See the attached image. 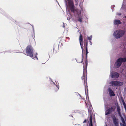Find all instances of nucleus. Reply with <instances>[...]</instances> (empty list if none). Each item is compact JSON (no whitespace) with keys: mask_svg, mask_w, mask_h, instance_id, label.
Listing matches in <instances>:
<instances>
[{"mask_svg":"<svg viewBox=\"0 0 126 126\" xmlns=\"http://www.w3.org/2000/svg\"><path fill=\"white\" fill-rule=\"evenodd\" d=\"M125 18H126V16H125Z\"/></svg>","mask_w":126,"mask_h":126,"instance_id":"32","label":"nucleus"},{"mask_svg":"<svg viewBox=\"0 0 126 126\" xmlns=\"http://www.w3.org/2000/svg\"><path fill=\"white\" fill-rule=\"evenodd\" d=\"M83 19V18L82 16H78V18L77 20V21L81 23L82 22V20Z\"/></svg>","mask_w":126,"mask_h":126,"instance_id":"18","label":"nucleus"},{"mask_svg":"<svg viewBox=\"0 0 126 126\" xmlns=\"http://www.w3.org/2000/svg\"><path fill=\"white\" fill-rule=\"evenodd\" d=\"M111 117L115 126H119L118 119L116 118L114 114Z\"/></svg>","mask_w":126,"mask_h":126,"instance_id":"8","label":"nucleus"},{"mask_svg":"<svg viewBox=\"0 0 126 126\" xmlns=\"http://www.w3.org/2000/svg\"><path fill=\"white\" fill-rule=\"evenodd\" d=\"M88 42L87 40L86 39H84V49H85L86 50V55L87 59V55L88 53L87 48V46Z\"/></svg>","mask_w":126,"mask_h":126,"instance_id":"6","label":"nucleus"},{"mask_svg":"<svg viewBox=\"0 0 126 126\" xmlns=\"http://www.w3.org/2000/svg\"><path fill=\"white\" fill-rule=\"evenodd\" d=\"M83 52V56L82 55V58H77V59H76V61L78 63H82V62L83 59L84 58V56L83 55L84 54Z\"/></svg>","mask_w":126,"mask_h":126,"instance_id":"11","label":"nucleus"},{"mask_svg":"<svg viewBox=\"0 0 126 126\" xmlns=\"http://www.w3.org/2000/svg\"><path fill=\"white\" fill-rule=\"evenodd\" d=\"M117 110L118 114L119 116H121V114L120 112V109L119 106H118L117 107Z\"/></svg>","mask_w":126,"mask_h":126,"instance_id":"19","label":"nucleus"},{"mask_svg":"<svg viewBox=\"0 0 126 126\" xmlns=\"http://www.w3.org/2000/svg\"><path fill=\"white\" fill-rule=\"evenodd\" d=\"M87 122V120L86 119H85L84 121L83 122V123H86Z\"/></svg>","mask_w":126,"mask_h":126,"instance_id":"28","label":"nucleus"},{"mask_svg":"<svg viewBox=\"0 0 126 126\" xmlns=\"http://www.w3.org/2000/svg\"><path fill=\"white\" fill-rule=\"evenodd\" d=\"M110 77L111 78H118L119 76V74L115 72L112 71L110 74Z\"/></svg>","mask_w":126,"mask_h":126,"instance_id":"7","label":"nucleus"},{"mask_svg":"<svg viewBox=\"0 0 126 126\" xmlns=\"http://www.w3.org/2000/svg\"><path fill=\"white\" fill-rule=\"evenodd\" d=\"M79 40L80 43V45L81 46V47L82 49V55H83V52L84 51V50L83 49V44L82 43V42H83V38L81 34H80L79 38Z\"/></svg>","mask_w":126,"mask_h":126,"instance_id":"9","label":"nucleus"},{"mask_svg":"<svg viewBox=\"0 0 126 126\" xmlns=\"http://www.w3.org/2000/svg\"><path fill=\"white\" fill-rule=\"evenodd\" d=\"M54 50H55V48L54 47L53 48V51H54Z\"/></svg>","mask_w":126,"mask_h":126,"instance_id":"31","label":"nucleus"},{"mask_svg":"<svg viewBox=\"0 0 126 126\" xmlns=\"http://www.w3.org/2000/svg\"><path fill=\"white\" fill-rule=\"evenodd\" d=\"M71 12L74 13L76 12L77 13V14L78 15L80 14L81 13V11L79 9H75V7H74V12Z\"/></svg>","mask_w":126,"mask_h":126,"instance_id":"12","label":"nucleus"},{"mask_svg":"<svg viewBox=\"0 0 126 126\" xmlns=\"http://www.w3.org/2000/svg\"><path fill=\"white\" fill-rule=\"evenodd\" d=\"M87 63H88V61L86 60V61H85V64H86V66H87Z\"/></svg>","mask_w":126,"mask_h":126,"instance_id":"27","label":"nucleus"},{"mask_svg":"<svg viewBox=\"0 0 126 126\" xmlns=\"http://www.w3.org/2000/svg\"><path fill=\"white\" fill-rule=\"evenodd\" d=\"M120 102H125L124 99L122 97H121L120 99Z\"/></svg>","mask_w":126,"mask_h":126,"instance_id":"23","label":"nucleus"},{"mask_svg":"<svg viewBox=\"0 0 126 126\" xmlns=\"http://www.w3.org/2000/svg\"><path fill=\"white\" fill-rule=\"evenodd\" d=\"M68 4L71 11L74 12V9L75 7L73 0H67Z\"/></svg>","mask_w":126,"mask_h":126,"instance_id":"4","label":"nucleus"},{"mask_svg":"<svg viewBox=\"0 0 126 126\" xmlns=\"http://www.w3.org/2000/svg\"><path fill=\"white\" fill-rule=\"evenodd\" d=\"M125 31L122 30H118L115 31L113 35L116 39L122 37L124 34Z\"/></svg>","mask_w":126,"mask_h":126,"instance_id":"3","label":"nucleus"},{"mask_svg":"<svg viewBox=\"0 0 126 126\" xmlns=\"http://www.w3.org/2000/svg\"><path fill=\"white\" fill-rule=\"evenodd\" d=\"M87 102H90L88 98V100H87Z\"/></svg>","mask_w":126,"mask_h":126,"instance_id":"29","label":"nucleus"},{"mask_svg":"<svg viewBox=\"0 0 126 126\" xmlns=\"http://www.w3.org/2000/svg\"><path fill=\"white\" fill-rule=\"evenodd\" d=\"M122 63L119 58L117 60L114 64V68H119L121 65Z\"/></svg>","mask_w":126,"mask_h":126,"instance_id":"5","label":"nucleus"},{"mask_svg":"<svg viewBox=\"0 0 126 126\" xmlns=\"http://www.w3.org/2000/svg\"><path fill=\"white\" fill-rule=\"evenodd\" d=\"M59 86L55 85L54 88V90L55 92L57 91L59 89Z\"/></svg>","mask_w":126,"mask_h":126,"instance_id":"21","label":"nucleus"},{"mask_svg":"<svg viewBox=\"0 0 126 126\" xmlns=\"http://www.w3.org/2000/svg\"><path fill=\"white\" fill-rule=\"evenodd\" d=\"M105 107L106 108H108L105 111V115H107L111 114L114 111L115 109V107L113 106L111 104H106L105 105Z\"/></svg>","mask_w":126,"mask_h":126,"instance_id":"2","label":"nucleus"},{"mask_svg":"<svg viewBox=\"0 0 126 126\" xmlns=\"http://www.w3.org/2000/svg\"><path fill=\"white\" fill-rule=\"evenodd\" d=\"M114 24L115 25H118L122 23V22L119 20H115L114 21Z\"/></svg>","mask_w":126,"mask_h":126,"instance_id":"16","label":"nucleus"},{"mask_svg":"<svg viewBox=\"0 0 126 126\" xmlns=\"http://www.w3.org/2000/svg\"><path fill=\"white\" fill-rule=\"evenodd\" d=\"M92 37L91 36L90 37H88V39L90 41L92 40Z\"/></svg>","mask_w":126,"mask_h":126,"instance_id":"25","label":"nucleus"},{"mask_svg":"<svg viewBox=\"0 0 126 126\" xmlns=\"http://www.w3.org/2000/svg\"><path fill=\"white\" fill-rule=\"evenodd\" d=\"M90 44L91 45H92V43L91 42V41H90Z\"/></svg>","mask_w":126,"mask_h":126,"instance_id":"30","label":"nucleus"},{"mask_svg":"<svg viewBox=\"0 0 126 126\" xmlns=\"http://www.w3.org/2000/svg\"><path fill=\"white\" fill-rule=\"evenodd\" d=\"M118 86H121L123 85V82L118 81Z\"/></svg>","mask_w":126,"mask_h":126,"instance_id":"22","label":"nucleus"},{"mask_svg":"<svg viewBox=\"0 0 126 126\" xmlns=\"http://www.w3.org/2000/svg\"><path fill=\"white\" fill-rule=\"evenodd\" d=\"M90 124H89V126H93V123L92 119V115L91 113H90Z\"/></svg>","mask_w":126,"mask_h":126,"instance_id":"17","label":"nucleus"},{"mask_svg":"<svg viewBox=\"0 0 126 126\" xmlns=\"http://www.w3.org/2000/svg\"><path fill=\"white\" fill-rule=\"evenodd\" d=\"M121 118V119L122 121V123H123V124H122L121 123H120V124L121 126H126V123H125L124 119L123 117L121 115V116H120Z\"/></svg>","mask_w":126,"mask_h":126,"instance_id":"14","label":"nucleus"},{"mask_svg":"<svg viewBox=\"0 0 126 126\" xmlns=\"http://www.w3.org/2000/svg\"><path fill=\"white\" fill-rule=\"evenodd\" d=\"M62 43H61V45H62Z\"/></svg>","mask_w":126,"mask_h":126,"instance_id":"33","label":"nucleus"},{"mask_svg":"<svg viewBox=\"0 0 126 126\" xmlns=\"http://www.w3.org/2000/svg\"><path fill=\"white\" fill-rule=\"evenodd\" d=\"M75 1V5L76 6H77L78 5V4L79 2L78 0H74Z\"/></svg>","mask_w":126,"mask_h":126,"instance_id":"24","label":"nucleus"},{"mask_svg":"<svg viewBox=\"0 0 126 126\" xmlns=\"http://www.w3.org/2000/svg\"><path fill=\"white\" fill-rule=\"evenodd\" d=\"M119 58L122 63L125 62H126V57L124 58L121 57Z\"/></svg>","mask_w":126,"mask_h":126,"instance_id":"20","label":"nucleus"},{"mask_svg":"<svg viewBox=\"0 0 126 126\" xmlns=\"http://www.w3.org/2000/svg\"><path fill=\"white\" fill-rule=\"evenodd\" d=\"M34 49L33 48L31 45H29L27 46L26 48V53L27 55L29 56L33 59L35 58L37 59L36 55H36L33 56Z\"/></svg>","mask_w":126,"mask_h":126,"instance_id":"1","label":"nucleus"},{"mask_svg":"<svg viewBox=\"0 0 126 126\" xmlns=\"http://www.w3.org/2000/svg\"><path fill=\"white\" fill-rule=\"evenodd\" d=\"M118 81H112L110 82V84L112 86L114 85L116 86H118Z\"/></svg>","mask_w":126,"mask_h":126,"instance_id":"15","label":"nucleus"},{"mask_svg":"<svg viewBox=\"0 0 126 126\" xmlns=\"http://www.w3.org/2000/svg\"><path fill=\"white\" fill-rule=\"evenodd\" d=\"M83 75L82 76V77H81V79L83 80V82L85 83V77L86 76V73H85V72H84V67H85V66L84 64V63H83Z\"/></svg>","mask_w":126,"mask_h":126,"instance_id":"13","label":"nucleus"},{"mask_svg":"<svg viewBox=\"0 0 126 126\" xmlns=\"http://www.w3.org/2000/svg\"><path fill=\"white\" fill-rule=\"evenodd\" d=\"M108 90L109 94L110 96H114L115 95L114 93L110 88H109Z\"/></svg>","mask_w":126,"mask_h":126,"instance_id":"10","label":"nucleus"},{"mask_svg":"<svg viewBox=\"0 0 126 126\" xmlns=\"http://www.w3.org/2000/svg\"><path fill=\"white\" fill-rule=\"evenodd\" d=\"M65 40H66L65 39V38H64V39H62L61 40H60V43L61 42H63L64 43V42L65 41Z\"/></svg>","mask_w":126,"mask_h":126,"instance_id":"26","label":"nucleus"}]
</instances>
